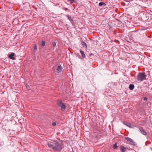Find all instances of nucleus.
I'll use <instances>...</instances> for the list:
<instances>
[{
  "mask_svg": "<svg viewBox=\"0 0 152 152\" xmlns=\"http://www.w3.org/2000/svg\"><path fill=\"white\" fill-rule=\"evenodd\" d=\"M64 148L63 145L62 143H59L58 141L56 142L55 147L53 148L54 151H60Z\"/></svg>",
  "mask_w": 152,
  "mask_h": 152,
  "instance_id": "f257e3e1",
  "label": "nucleus"
},
{
  "mask_svg": "<svg viewBox=\"0 0 152 152\" xmlns=\"http://www.w3.org/2000/svg\"><path fill=\"white\" fill-rule=\"evenodd\" d=\"M147 75L144 72H140L137 76V80L139 81H142L146 79Z\"/></svg>",
  "mask_w": 152,
  "mask_h": 152,
  "instance_id": "f03ea898",
  "label": "nucleus"
},
{
  "mask_svg": "<svg viewBox=\"0 0 152 152\" xmlns=\"http://www.w3.org/2000/svg\"><path fill=\"white\" fill-rule=\"evenodd\" d=\"M57 140H55L53 142H48V146L50 148H52L53 149V148L55 147L56 145V142H57Z\"/></svg>",
  "mask_w": 152,
  "mask_h": 152,
  "instance_id": "7ed1b4c3",
  "label": "nucleus"
},
{
  "mask_svg": "<svg viewBox=\"0 0 152 152\" xmlns=\"http://www.w3.org/2000/svg\"><path fill=\"white\" fill-rule=\"evenodd\" d=\"M57 104L58 105L61 107V109L62 111H64L65 109L66 106L61 102H58Z\"/></svg>",
  "mask_w": 152,
  "mask_h": 152,
  "instance_id": "20e7f679",
  "label": "nucleus"
},
{
  "mask_svg": "<svg viewBox=\"0 0 152 152\" xmlns=\"http://www.w3.org/2000/svg\"><path fill=\"white\" fill-rule=\"evenodd\" d=\"M124 138L126 140L130 142V144L133 145L135 146L136 145V143L135 142H134L133 140L131 138H130L127 137H125Z\"/></svg>",
  "mask_w": 152,
  "mask_h": 152,
  "instance_id": "39448f33",
  "label": "nucleus"
},
{
  "mask_svg": "<svg viewBox=\"0 0 152 152\" xmlns=\"http://www.w3.org/2000/svg\"><path fill=\"white\" fill-rule=\"evenodd\" d=\"M66 16L67 17V18L70 21V22L72 23L73 26L74 25V22L73 21V18H72V17L70 15H66Z\"/></svg>",
  "mask_w": 152,
  "mask_h": 152,
  "instance_id": "423d86ee",
  "label": "nucleus"
},
{
  "mask_svg": "<svg viewBox=\"0 0 152 152\" xmlns=\"http://www.w3.org/2000/svg\"><path fill=\"white\" fill-rule=\"evenodd\" d=\"M139 130L140 132L143 135H147V133L145 131V130L143 129L142 127H140L139 128Z\"/></svg>",
  "mask_w": 152,
  "mask_h": 152,
  "instance_id": "0eeeda50",
  "label": "nucleus"
},
{
  "mask_svg": "<svg viewBox=\"0 0 152 152\" xmlns=\"http://www.w3.org/2000/svg\"><path fill=\"white\" fill-rule=\"evenodd\" d=\"M15 54L14 53H12L11 54L9 55L8 57L10 59H11L15 60V58L14 57H13V56H15Z\"/></svg>",
  "mask_w": 152,
  "mask_h": 152,
  "instance_id": "6e6552de",
  "label": "nucleus"
},
{
  "mask_svg": "<svg viewBox=\"0 0 152 152\" xmlns=\"http://www.w3.org/2000/svg\"><path fill=\"white\" fill-rule=\"evenodd\" d=\"M120 147V150L122 152H125L126 151V148L125 147L121 145Z\"/></svg>",
  "mask_w": 152,
  "mask_h": 152,
  "instance_id": "1a4fd4ad",
  "label": "nucleus"
},
{
  "mask_svg": "<svg viewBox=\"0 0 152 152\" xmlns=\"http://www.w3.org/2000/svg\"><path fill=\"white\" fill-rule=\"evenodd\" d=\"M81 44L83 48H85L86 49L87 48V44L83 41L81 42Z\"/></svg>",
  "mask_w": 152,
  "mask_h": 152,
  "instance_id": "9d476101",
  "label": "nucleus"
},
{
  "mask_svg": "<svg viewBox=\"0 0 152 152\" xmlns=\"http://www.w3.org/2000/svg\"><path fill=\"white\" fill-rule=\"evenodd\" d=\"M99 6H103V7H105L106 6V4L104 2H100L99 3Z\"/></svg>",
  "mask_w": 152,
  "mask_h": 152,
  "instance_id": "9b49d317",
  "label": "nucleus"
},
{
  "mask_svg": "<svg viewBox=\"0 0 152 152\" xmlns=\"http://www.w3.org/2000/svg\"><path fill=\"white\" fill-rule=\"evenodd\" d=\"M57 69L58 71L60 72L62 70V68L61 65H59L58 66Z\"/></svg>",
  "mask_w": 152,
  "mask_h": 152,
  "instance_id": "f8f14e48",
  "label": "nucleus"
},
{
  "mask_svg": "<svg viewBox=\"0 0 152 152\" xmlns=\"http://www.w3.org/2000/svg\"><path fill=\"white\" fill-rule=\"evenodd\" d=\"M129 88L130 90H133L134 88V86L133 84H130Z\"/></svg>",
  "mask_w": 152,
  "mask_h": 152,
  "instance_id": "ddd939ff",
  "label": "nucleus"
},
{
  "mask_svg": "<svg viewBox=\"0 0 152 152\" xmlns=\"http://www.w3.org/2000/svg\"><path fill=\"white\" fill-rule=\"evenodd\" d=\"M80 53H81V54L82 55V56L83 58H85V55L84 53V51L80 50Z\"/></svg>",
  "mask_w": 152,
  "mask_h": 152,
  "instance_id": "4468645a",
  "label": "nucleus"
},
{
  "mask_svg": "<svg viewBox=\"0 0 152 152\" xmlns=\"http://www.w3.org/2000/svg\"><path fill=\"white\" fill-rule=\"evenodd\" d=\"M45 42L44 41H42L41 42V46L42 47H43L45 45Z\"/></svg>",
  "mask_w": 152,
  "mask_h": 152,
  "instance_id": "2eb2a0df",
  "label": "nucleus"
},
{
  "mask_svg": "<svg viewBox=\"0 0 152 152\" xmlns=\"http://www.w3.org/2000/svg\"><path fill=\"white\" fill-rule=\"evenodd\" d=\"M118 146H117V144L116 143L114 144L113 145V147L114 149H116L117 148Z\"/></svg>",
  "mask_w": 152,
  "mask_h": 152,
  "instance_id": "dca6fc26",
  "label": "nucleus"
},
{
  "mask_svg": "<svg viewBox=\"0 0 152 152\" xmlns=\"http://www.w3.org/2000/svg\"><path fill=\"white\" fill-rule=\"evenodd\" d=\"M126 125L128 126L129 127L132 128L133 126L130 123H128L126 124Z\"/></svg>",
  "mask_w": 152,
  "mask_h": 152,
  "instance_id": "f3484780",
  "label": "nucleus"
},
{
  "mask_svg": "<svg viewBox=\"0 0 152 152\" xmlns=\"http://www.w3.org/2000/svg\"><path fill=\"white\" fill-rule=\"evenodd\" d=\"M56 42H57L54 41L52 43L53 47H55L56 46Z\"/></svg>",
  "mask_w": 152,
  "mask_h": 152,
  "instance_id": "a211bd4d",
  "label": "nucleus"
},
{
  "mask_svg": "<svg viewBox=\"0 0 152 152\" xmlns=\"http://www.w3.org/2000/svg\"><path fill=\"white\" fill-rule=\"evenodd\" d=\"M34 49L35 50H37V47L36 44H35L34 47Z\"/></svg>",
  "mask_w": 152,
  "mask_h": 152,
  "instance_id": "6ab92c4d",
  "label": "nucleus"
},
{
  "mask_svg": "<svg viewBox=\"0 0 152 152\" xmlns=\"http://www.w3.org/2000/svg\"><path fill=\"white\" fill-rule=\"evenodd\" d=\"M68 1L70 2L71 4L73 3L75 1V0H68Z\"/></svg>",
  "mask_w": 152,
  "mask_h": 152,
  "instance_id": "aec40b11",
  "label": "nucleus"
},
{
  "mask_svg": "<svg viewBox=\"0 0 152 152\" xmlns=\"http://www.w3.org/2000/svg\"><path fill=\"white\" fill-rule=\"evenodd\" d=\"M56 125V124L55 122H53L52 123V125L53 126H55Z\"/></svg>",
  "mask_w": 152,
  "mask_h": 152,
  "instance_id": "412c9836",
  "label": "nucleus"
},
{
  "mask_svg": "<svg viewBox=\"0 0 152 152\" xmlns=\"http://www.w3.org/2000/svg\"><path fill=\"white\" fill-rule=\"evenodd\" d=\"M62 9H63L64 10H69L67 8H65V7H63V8H62Z\"/></svg>",
  "mask_w": 152,
  "mask_h": 152,
  "instance_id": "4be33fe9",
  "label": "nucleus"
},
{
  "mask_svg": "<svg viewBox=\"0 0 152 152\" xmlns=\"http://www.w3.org/2000/svg\"><path fill=\"white\" fill-rule=\"evenodd\" d=\"M147 99V97H145L144 98V101H145V100H146Z\"/></svg>",
  "mask_w": 152,
  "mask_h": 152,
  "instance_id": "5701e85b",
  "label": "nucleus"
},
{
  "mask_svg": "<svg viewBox=\"0 0 152 152\" xmlns=\"http://www.w3.org/2000/svg\"><path fill=\"white\" fill-rule=\"evenodd\" d=\"M26 87L27 88H28V87L29 86L27 84H26Z\"/></svg>",
  "mask_w": 152,
  "mask_h": 152,
  "instance_id": "b1692460",
  "label": "nucleus"
},
{
  "mask_svg": "<svg viewBox=\"0 0 152 152\" xmlns=\"http://www.w3.org/2000/svg\"><path fill=\"white\" fill-rule=\"evenodd\" d=\"M124 124H125L126 125V124H127V123L126 122H124Z\"/></svg>",
  "mask_w": 152,
  "mask_h": 152,
  "instance_id": "393cba45",
  "label": "nucleus"
},
{
  "mask_svg": "<svg viewBox=\"0 0 152 152\" xmlns=\"http://www.w3.org/2000/svg\"><path fill=\"white\" fill-rule=\"evenodd\" d=\"M93 55V53H91L90 54V56H91V55Z\"/></svg>",
  "mask_w": 152,
  "mask_h": 152,
  "instance_id": "a878e982",
  "label": "nucleus"
},
{
  "mask_svg": "<svg viewBox=\"0 0 152 152\" xmlns=\"http://www.w3.org/2000/svg\"><path fill=\"white\" fill-rule=\"evenodd\" d=\"M151 149L152 150V148H151Z\"/></svg>",
  "mask_w": 152,
  "mask_h": 152,
  "instance_id": "bb28decb",
  "label": "nucleus"
}]
</instances>
